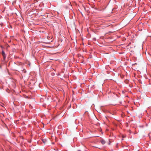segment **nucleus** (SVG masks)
<instances>
[{
	"mask_svg": "<svg viewBox=\"0 0 151 151\" xmlns=\"http://www.w3.org/2000/svg\"><path fill=\"white\" fill-rule=\"evenodd\" d=\"M42 141H43V142L45 143V142L43 140Z\"/></svg>",
	"mask_w": 151,
	"mask_h": 151,
	"instance_id": "4",
	"label": "nucleus"
},
{
	"mask_svg": "<svg viewBox=\"0 0 151 151\" xmlns=\"http://www.w3.org/2000/svg\"><path fill=\"white\" fill-rule=\"evenodd\" d=\"M101 142L102 144L103 145L104 144L106 143L105 141L103 139H101Z\"/></svg>",
	"mask_w": 151,
	"mask_h": 151,
	"instance_id": "2",
	"label": "nucleus"
},
{
	"mask_svg": "<svg viewBox=\"0 0 151 151\" xmlns=\"http://www.w3.org/2000/svg\"><path fill=\"white\" fill-rule=\"evenodd\" d=\"M68 6H69L68 8L69 9H71V7H72V6H71V5H70V4H68Z\"/></svg>",
	"mask_w": 151,
	"mask_h": 151,
	"instance_id": "3",
	"label": "nucleus"
},
{
	"mask_svg": "<svg viewBox=\"0 0 151 151\" xmlns=\"http://www.w3.org/2000/svg\"><path fill=\"white\" fill-rule=\"evenodd\" d=\"M2 54L3 56V58L4 59V60L5 59L6 56L5 53L4 52V51L2 52Z\"/></svg>",
	"mask_w": 151,
	"mask_h": 151,
	"instance_id": "1",
	"label": "nucleus"
}]
</instances>
